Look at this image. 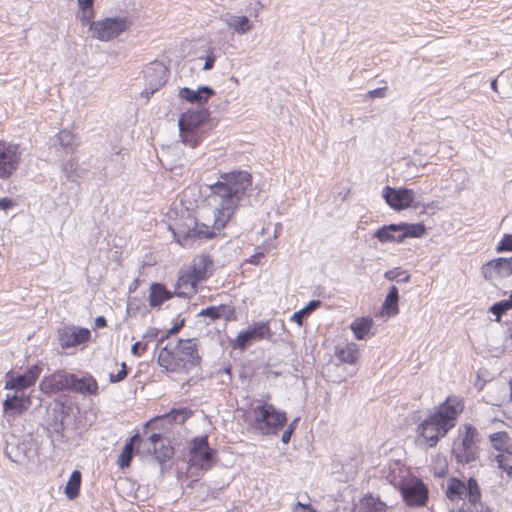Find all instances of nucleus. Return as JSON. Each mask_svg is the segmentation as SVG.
<instances>
[{"instance_id": "nucleus-52", "label": "nucleus", "mask_w": 512, "mask_h": 512, "mask_svg": "<svg viewBox=\"0 0 512 512\" xmlns=\"http://www.w3.org/2000/svg\"><path fill=\"white\" fill-rule=\"evenodd\" d=\"M140 349L145 350V349H146V346H143V345H142V343H141L140 341L135 342V343L132 345L131 353H132L134 356H140V355H141Z\"/></svg>"}, {"instance_id": "nucleus-20", "label": "nucleus", "mask_w": 512, "mask_h": 512, "mask_svg": "<svg viewBox=\"0 0 512 512\" xmlns=\"http://www.w3.org/2000/svg\"><path fill=\"white\" fill-rule=\"evenodd\" d=\"M69 391L83 395H96L98 393V383L91 374L87 373L82 377H78L71 373Z\"/></svg>"}, {"instance_id": "nucleus-36", "label": "nucleus", "mask_w": 512, "mask_h": 512, "mask_svg": "<svg viewBox=\"0 0 512 512\" xmlns=\"http://www.w3.org/2000/svg\"><path fill=\"white\" fill-rule=\"evenodd\" d=\"M401 227V235L403 236L404 240L406 238H418L424 235L426 231V227L423 223H405L401 222L399 223Z\"/></svg>"}, {"instance_id": "nucleus-26", "label": "nucleus", "mask_w": 512, "mask_h": 512, "mask_svg": "<svg viewBox=\"0 0 512 512\" xmlns=\"http://www.w3.org/2000/svg\"><path fill=\"white\" fill-rule=\"evenodd\" d=\"M61 147L66 154H73L77 149L79 143L76 141V136L69 130L63 129L59 131L53 142V146Z\"/></svg>"}, {"instance_id": "nucleus-47", "label": "nucleus", "mask_w": 512, "mask_h": 512, "mask_svg": "<svg viewBox=\"0 0 512 512\" xmlns=\"http://www.w3.org/2000/svg\"><path fill=\"white\" fill-rule=\"evenodd\" d=\"M140 310V304L136 298L130 299L127 304V313L130 315H136Z\"/></svg>"}, {"instance_id": "nucleus-28", "label": "nucleus", "mask_w": 512, "mask_h": 512, "mask_svg": "<svg viewBox=\"0 0 512 512\" xmlns=\"http://www.w3.org/2000/svg\"><path fill=\"white\" fill-rule=\"evenodd\" d=\"M372 327L373 320L369 317H358L350 324V329L357 340H364L372 335Z\"/></svg>"}, {"instance_id": "nucleus-13", "label": "nucleus", "mask_w": 512, "mask_h": 512, "mask_svg": "<svg viewBox=\"0 0 512 512\" xmlns=\"http://www.w3.org/2000/svg\"><path fill=\"white\" fill-rule=\"evenodd\" d=\"M31 405V398L24 394H7L3 401V417L12 426L15 419L24 414Z\"/></svg>"}, {"instance_id": "nucleus-9", "label": "nucleus", "mask_w": 512, "mask_h": 512, "mask_svg": "<svg viewBox=\"0 0 512 512\" xmlns=\"http://www.w3.org/2000/svg\"><path fill=\"white\" fill-rule=\"evenodd\" d=\"M273 336L268 321H255L246 330L240 331L238 336L231 342L235 350H246L252 343L263 339H270Z\"/></svg>"}, {"instance_id": "nucleus-41", "label": "nucleus", "mask_w": 512, "mask_h": 512, "mask_svg": "<svg viewBox=\"0 0 512 512\" xmlns=\"http://www.w3.org/2000/svg\"><path fill=\"white\" fill-rule=\"evenodd\" d=\"M512 308L511 303L506 299L494 303L490 308L489 312L496 316V320L499 321L501 316L504 315L508 310Z\"/></svg>"}, {"instance_id": "nucleus-51", "label": "nucleus", "mask_w": 512, "mask_h": 512, "mask_svg": "<svg viewBox=\"0 0 512 512\" xmlns=\"http://www.w3.org/2000/svg\"><path fill=\"white\" fill-rule=\"evenodd\" d=\"M13 205H14L13 200L8 197H4V198L0 199V209L1 210H8V209L12 208Z\"/></svg>"}, {"instance_id": "nucleus-63", "label": "nucleus", "mask_w": 512, "mask_h": 512, "mask_svg": "<svg viewBox=\"0 0 512 512\" xmlns=\"http://www.w3.org/2000/svg\"><path fill=\"white\" fill-rule=\"evenodd\" d=\"M510 390H511V397H512V382H510Z\"/></svg>"}, {"instance_id": "nucleus-22", "label": "nucleus", "mask_w": 512, "mask_h": 512, "mask_svg": "<svg viewBox=\"0 0 512 512\" xmlns=\"http://www.w3.org/2000/svg\"><path fill=\"white\" fill-rule=\"evenodd\" d=\"M221 20L229 27V29L240 35L246 34L252 29L250 19L244 15L225 13L221 16Z\"/></svg>"}, {"instance_id": "nucleus-50", "label": "nucleus", "mask_w": 512, "mask_h": 512, "mask_svg": "<svg viewBox=\"0 0 512 512\" xmlns=\"http://www.w3.org/2000/svg\"><path fill=\"white\" fill-rule=\"evenodd\" d=\"M159 330L154 327H150L147 329V331L144 333L143 338L147 340H152L158 336Z\"/></svg>"}, {"instance_id": "nucleus-49", "label": "nucleus", "mask_w": 512, "mask_h": 512, "mask_svg": "<svg viewBox=\"0 0 512 512\" xmlns=\"http://www.w3.org/2000/svg\"><path fill=\"white\" fill-rule=\"evenodd\" d=\"M264 257V253L263 252H257L253 255H251L248 259H247V263L251 264V265H259L260 264V261L261 259Z\"/></svg>"}, {"instance_id": "nucleus-62", "label": "nucleus", "mask_w": 512, "mask_h": 512, "mask_svg": "<svg viewBox=\"0 0 512 512\" xmlns=\"http://www.w3.org/2000/svg\"><path fill=\"white\" fill-rule=\"evenodd\" d=\"M509 331H510V337L512 339V327L509 329Z\"/></svg>"}, {"instance_id": "nucleus-1", "label": "nucleus", "mask_w": 512, "mask_h": 512, "mask_svg": "<svg viewBox=\"0 0 512 512\" xmlns=\"http://www.w3.org/2000/svg\"><path fill=\"white\" fill-rule=\"evenodd\" d=\"M252 185V175L246 170L222 173L218 180L209 186L210 196L216 203L213 227L199 225L195 219H190V224H177L172 229L175 241L186 248L196 241L213 238L214 230L223 229L237 208L249 202Z\"/></svg>"}, {"instance_id": "nucleus-18", "label": "nucleus", "mask_w": 512, "mask_h": 512, "mask_svg": "<svg viewBox=\"0 0 512 512\" xmlns=\"http://www.w3.org/2000/svg\"><path fill=\"white\" fill-rule=\"evenodd\" d=\"M70 379L71 373L59 370L49 376L43 377L39 384V388L44 394L69 390Z\"/></svg>"}, {"instance_id": "nucleus-32", "label": "nucleus", "mask_w": 512, "mask_h": 512, "mask_svg": "<svg viewBox=\"0 0 512 512\" xmlns=\"http://www.w3.org/2000/svg\"><path fill=\"white\" fill-rule=\"evenodd\" d=\"M489 440L492 444V447L497 450L498 453H505L512 450V439L505 431H499L490 434Z\"/></svg>"}, {"instance_id": "nucleus-38", "label": "nucleus", "mask_w": 512, "mask_h": 512, "mask_svg": "<svg viewBox=\"0 0 512 512\" xmlns=\"http://www.w3.org/2000/svg\"><path fill=\"white\" fill-rule=\"evenodd\" d=\"M152 452L155 455V459L162 465L173 457L174 448L165 440L160 445L152 449Z\"/></svg>"}, {"instance_id": "nucleus-3", "label": "nucleus", "mask_w": 512, "mask_h": 512, "mask_svg": "<svg viewBox=\"0 0 512 512\" xmlns=\"http://www.w3.org/2000/svg\"><path fill=\"white\" fill-rule=\"evenodd\" d=\"M157 362L168 372L188 373L201 364L197 339L168 342L160 349Z\"/></svg>"}, {"instance_id": "nucleus-4", "label": "nucleus", "mask_w": 512, "mask_h": 512, "mask_svg": "<svg viewBox=\"0 0 512 512\" xmlns=\"http://www.w3.org/2000/svg\"><path fill=\"white\" fill-rule=\"evenodd\" d=\"M251 417V427L264 436L277 435L287 423L286 412L263 401L251 408Z\"/></svg>"}, {"instance_id": "nucleus-64", "label": "nucleus", "mask_w": 512, "mask_h": 512, "mask_svg": "<svg viewBox=\"0 0 512 512\" xmlns=\"http://www.w3.org/2000/svg\"><path fill=\"white\" fill-rule=\"evenodd\" d=\"M373 94H376L378 93V89H375L374 91H372Z\"/></svg>"}, {"instance_id": "nucleus-58", "label": "nucleus", "mask_w": 512, "mask_h": 512, "mask_svg": "<svg viewBox=\"0 0 512 512\" xmlns=\"http://www.w3.org/2000/svg\"><path fill=\"white\" fill-rule=\"evenodd\" d=\"M79 5H93L94 0H77Z\"/></svg>"}, {"instance_id": "nucleus-16", "label": "nucleus", "mask_w": 512, "mask_h": 512, "mask_svg": "<svg viewBox=\"0 0 512 512\" xmlns=\"http://www.w3.org/2000/svg\"><path fill=\"white\" fill-rule=\"evenodd\" d=\"M90 330L77 326H63L58 329L59 344L63 349L76 347L89 341Z\"/></svg>"}, {"instance_id": "nucleus-44", "label": "nucleus", "mask_w": 512, "mask_h": 512, "mask_svg": "<svg viewBox=\"0 0 512 512\" xmlns=\"http://www.w3.org/2000/svg\"><path fill=\"white\" fill-rule=\"evenodd\" d=\"M165 439L164 437L162 436V434L160 433H152L147 442L149 443L148 447H147V451L149 453L152 452V449H154L155 447H157L158 445H160L162 442H164Z\"/></svg>"}, {"instance_id": "nucleus-14", "label": "nucleus", "mask_w": 512, "mask_h": 512, "mask_svg": "<svg viewBox=\"0 0 512 512\" xmlns=\"http://www.w3.org/2000/svg\"><path fill=\"white\" fill-rule=\"evenodd\" d=\"M382 197L390 208L401 211L412 206L415 192L410 188H394L387 185L383 188Z\"/></svg>"}, {"instance_id": "nucleus-27", "label": "nucleus", "mask_w": 512, "mask_h": 512, "mask_svg": "<svg viewBox=\"0 0 512 512\" xmlns=\"http://www.w3.org/2000/svg\"><path fill=\"white\" fill-rule=\"evenodd\" d=\"M141 436L139 433H135L132 437L129 438V440L125 443L119 457L117 464L120 468H127L130 466L133 454H134V447L139 446L141 442Z\"/></svg>"}, {"instance_id": "nucleus-31", "label": "nucleus", "mask_w": 512, "mask_h": 512, "mask_svg": "<svg viewBox=\"0 0 512 512\" xmlns=\"http://www.w3.org/2000/svg\"><path fill=\"white\" fill-rule=\"evenodd\" d=\"M389 507L379 497L366 495L360 500L358 512H388Z\"/></svg>"}, {"instance_id": "nucleus-54", "label": "nucleus", "mask_w": 512, "mask_h": 512, "mask_svg": "<svg viewBox=\"0 0 512 512\" xmlns=\"http://www.w3.org/2000/svg\"><path fill=\"white\" fill-rule=\"evenodd\" d=\"M107 325V320L104 316H98L95 319V326L97 328H103Z\"/></svg>"}, {"instance_id": "nucleus-61", "label": "nucleus", "mask_w": 512, "mask_h": 512, "mask_svg": "<svg viewBox=\"0 0 512 512\" xmlns=\"http://www.w3.org/2000/svg\"><path fill=\"white\" fill-rule=\"evenodd\" d=\"M121 370H127V365L125 362L121 364Z\"/></svg>"}, {"instance_id": "nucleus-34", "label": "nucleus", "mask_w": 512, "mask_h": 512, "mask_svg": "<svg viewBox=\"0 0 512 512\" xmlns=\"http://www.w3.org/2000/svg\"><path fill=\"white\" fill-rule=\"evenodd\" d=\"M82 475L78 470H74L65 486V494L69 500H73L78 497L80 492Z\"/></svg>"}, {"instance_id": "nucleus-56", "label": "nucleus", "mask_w": 512, "mask_h": 512, "mask_svg": "<svg viewBox=\"0 0 512 512\" xmlns=\"http://www.w3.org/2000/svg\"><path fill=\"white\" fill-rule=\"evenodd\" d=\"M504 77H505V76H504V74H503V73H501V74L498 76V78H496V79H494V80H492V81H491V85H490V86H491V89H492L493 91L497 92V83H498V81H499V80H502Z\"/></svg>"}, {"instance_id": "nucleus-10", "label": "nucleus", "mask_w": 512, "mask_h": 512, "mask_svg": "<svg viewBox=\"0 0 512 512\" xmlns=\"http://www.w3.org/2000/svg\"><path fill=\"white\" fill-rule=\"evenodd\" d=\"M143 74L145 87L141 96L148 99L167 82L169 69L163 62L153 61L144 68Z\"/></svg>"}, {"instance_id": "nucleus-53", "label": "nucleus", "mask_w": 512, "mask_h": 512, "mask_svg": "<svg viewBox=\"0 0 512 512\" xmlns=\"http://www.w3.org/2000/svg\"><path fill=\"white\" fill-rule=\"evenodd\" d=\"M293 434V432L289 429H285L284 432L282 433V436H281V441L282 443L284 444H288L290 439H291V435Z\"/></svg>"}, {"instance_id": "nucleus-35", "label": "nucleus", "mask_w": 512, "mask_h": 512, "mask_svg": "<svg viewBox=\"0 0 512 512\" xmlns=\"http://www.w3.org/2000/svg\"><path fill=\"white\" fill-rule=\"evenodd\" d=\"M399 291L395 285H392L389 289L388 294L384 300L383 308L386 314L389 316L397 315L399 312L398 308Z\"/></svg>"}, {"instance_id": "nucleus-60", "label": "nucleus", "mask_w": 512, "mask_h": 512, "mask_svg": "<svg viewBox=\"0 0 512 512\" xmlns=\"http://www.w3.org/2000/svg\"><path fill=\"white\" fill-rule=\"evenodd\" d=\"M136 287H137V281H135V283H134L133 285H130V287H129V291H133V290H135V289H136Z\"/></svg>"}, {"instance_id": "nucleus-33", "label": "nucleus", "mask_w": 512, "mask_h": 512, "mask_svg": "<svg viewBox=\"0 0 512 512\" xmlns=\"http://www.w3.org/2000/svg\"><path fill=\"white\" fill-rule=\"evenodd\" d=\"M212 265V260L207 255H202L194 260L191 267V274L194 281H202L207 278V269Z\"/></svg>"}, {"instance_id": "nucleus-48", "label": "nucleus", "mask_w": 512, "mask_h": 512, "mask_svg": "<svg viewBox=\"0 0 512 512\" xmlns=\"http://www.w3.org/2000/svg\"><path fill=\"white\" fill-rule=\"evenodd\" d=\"M128 371L127 370H120L118 373H110L109 374V381L111 383H119L123 381L127 377Z\"/></svg>"}, {"instance_id": "nucleus-19", "label": "nucleus", "mask_w": 512, "mask_h": 512, "mask_svg": "<svg viewBox=\"0 0 512 512\" xmlns=\"http://www.w3.org/2000/svg\"><path fill=\"white\" fill-rule=\"evenodd\" d=\"M215 94V90L210 86H199L194 90L189 87H183L179 91V97L191 104L203 106Z\"/></svg>"}, {"instance_id": "nucleus-7", "label": "nucleus", "mask_w": 512, "mask_h": 512, "mask_svg": "<svg viewBox=\"0 0 512 512\" xmlns=\"http://www.w3.org/2000/svg\"><path fill=\"white\" fill-rule=\"evenodd\" d=\"M131 20L125 16L107 17L91 23L90 31L94 38L109 41L129 29Z\"/></svg>"}, {"instance_id": "nucleus-37", "label": "nucleus", "mask_w": 512, "mask_h": 512, "mask_svg": "<svg viewBox=\"0 0 512 512\" xmlns=\"http://www.w3.org/2000/svg\"><path fill=\"white\" fill-rule=\"evenodd\" d=\"M321 306L320 300H311L305 307L296 311L290 317L292 322L297 323L299 326L303 324L304 318L308 317L312 312Z\"/></svg>"}, {"instance_id": "nucleus-40", "label": "nucleus", "mask_w": 512, "mask_h": 512, "mask_svg": "<svg viewBox=\"0 0 512 512\" xmlns=\"http://www.w3.org/2000/svg\"><path fill=\"white\" fill-rule=\"evenodd\" d=\"M81 12L78 14V18L83 26H91L94 17L93 5H79Z\"/></svg>"}, {"instance_id": "nucleus-24", "label": "nucleus", "mask_w": 512, "mask_h": 512, "mask_svg": "<svg viewBox=\"0 0 512 512\" xmlns=\"http://www.w3.org/2000/svg\"><path fill=\"white\" fill-rule=\"evenodd\" d=\"M401 227L400 224H389L384 225L381 228H379L373 236L377 238L380 242L386 243V242H396L401 243L404 241L403 236L401 235Z\"/></svg>"}, {"instance_id": "nucleus-21", "label": "nucleus", "mask_w": 512, "mask_h": 512, "mask_svg": "<svg viewBox=\"0 0 512 512\" xmlns=\"http://www.w3.org/2000/svg\"><path fill=\"white\" fill-rule=\"evenodd\" d=\"M175 292L167 289L163 283L153 282L149 287L148 302L150 308H160L161 305L170 300L174 296Z\"/></svg>"}, {"instance_id": "nucleus-15", "label": "nucleus", "mask_w": 512, "mask_h": 512, "mask_svg": "<svg viewBox=\"0 0 512 512\" xmlns=\"http://www.w3.org/2000/svg\"><path fill=\"white\" fill-rule=\"evenodd\" d=\"M21 155L19 145L0 143V178H8L17 170Z\"/></svg>"}, {"instance_id": "nucleus-42", "label": "nucleus", "mask_w": 512, "mask_h": 512, "mask_svg": "<svg viewBox=\"0 0 512 512\" xmlns=\"http://www.w3.org/2000/svg\"><path fill=\"white\" fill-rule=\"evenodd\" d=\"M384 277L391 281H397L398 283H405L410 280V275L405 271H401L400 268H394L385 272Z\"/></svg>"}, {"instance_id": "nucleus-25", "label": "nucleus", "mask_w": 512, "mask_h": 512, "mask_svg": "<svg viewBox=\"0 0 512 512\" xmlns=\"http://www.w3.org/2000/svg\"><path fill=\"white\" fill-rule=\"evenodd\" d=\"M359 355L358 345L354 342L347 343L344 346H336L335 348V356L341 363L355 365Z\"/></svg>"}, {"instance_id": "nucleus-59", "label": "nucleus", "mask_w": 512, "mask_h": 512, "mask_svg": "<svg viewBox=\"0 0 512 512\" xmlns=\"http://www.w3.org/2000/svg\"><path fill=\"white\" fill-rule=\"evenodd\" d=\"M224 373L228 374V375H231V367L230 366H227L223 369Z\"/></svg>"}, {"instance_id": "nucleus-29", "label": "nucleus", "mask_w": 512, "mask_h": 512, "mask_svg": "<svg viewBox=\"0 0 512 512\" xmlns=\"http://www.w3.org/2000/svg\"><path fill=\"white\" fill-rule=\"evenodd\" d=\"M187 412V408L172 409L168 413L156 416L155 418L151 419L149 422L146 423V425H148L149 423H153L156 425L159 422L168 424L182 423L188 416Z\"/></svg>"}, {"instance_id": "nucleus-6", "label": "nucleus", "mask_w": 512, "mask_h": 512, "mask_svg": "<svg viewBox=\"0 0 512 512\" xmlns=\"http://www.w3.org/2000/svg\"><path fill=\"white\" fill-rule=\"evenodd\" d=\"M401 496L407 506L423 507L428 501V487L417 477L402 478L398 484Z\"/></svg>"}, {"instance_id": "nucleus-39", "label": "nucleus", "mask_w": 512, "mask_h": 512, "mask_svg": "<svg viewBox=\"0 0 512 512\" xmlns=\"http://www.w3.org/2000/svg\"><path fill=\"white\" fill-rule=\"evenodd\" d=\"M62 172L68 181L76 182L80 177L78 172V159L70 158L62 165Z\"/></svg>"}, {"instance_id": "nucleus-43", "label": "nucleus", "mask_w": 512, "mask_h": 512, "mask_svg": "<svg viewBox=\"0 0 512 512\" xmlns=\"http://www.w3.org/2000/svg\"><path fill=\"white\" fill-rule=\"evenodd\" d=\"M498 253L512 252V234H504L496 246Z\"/></svg>"}, {"instance_id": "nucleus-12", "label": "nucleus", "mask_w": 512, "mask_h": 512, "mask_svg": "<svg viewBox=\"0 0 512 512\" xmlns=\"http://www.w3.org/2000/svg\"><path fill=\"white\" fill-rule=\"evenodd\" d=\"M215 454L216 451L210 448L207 437L195 438L190 448V465L201 470H209Z\"/></svg>"}, {"instance_id": "nucleus-46", "label": "nucleus", "mask_w": 512, "mask_h": 512, "mask_svg": "<svg viewBox=\"0 0 512 512\" xmlns=\"http://www.w3.org/2000/svg\"><path fill=\"white\" fill-rule=\"evenodd\" d=\"M216 61V56L214 52L211 50L209 53L204 57V65L203 70H211L214 67Z\"/></svg>"}, {"instance_id": "nucleus-11", "label": "nucleus", "mask_w": 512, "mask_h": 512, "mask_svg": "<svg viewBox=\"0 0 512 512\" xmlns=\"http://www.w3.org/2000/svg\"><path fill=\"white\" fill-rule=\"evenodd\" d=\"M43 370L41 362L29 367L24 373L9 371L5 375V390H14L15 393L22 392L35 385Z\"/></svg>"}, {"instance_id": "nucleus-55", "label": "nucleus", "mask_w": 512, "mask_h": 512, "mask_svg": "<svg viewBox=\"0 0 512 512\" xmlns=\"http://www.w3.org/2000/svg\"><path fill=\"white\" fill-rule=\"evenodd\" d=\"M295 508H301L302 512H316L314 509H312L309 505H306V504H302L300 502H298L296 505H295Z\"/></svg>"}, {"instance_id": "nucleus-5", "label": "nucleus", "mask_w": 512, "mask_h": 512, "mask_svg": "<svg viewBox=\"0 0 512 512\" xmlns=\"http://www.w3.org/2000/svg\"><path fill=\"white\" fill-rule=\"evenodd\" d=\"M209 116V110L203 107L187 110L181 114L178 126L182 142L185 145L195 148L202 142L201 128L208 121Z\"/></svg>"}, {"instance_id": "nucleus-23", "label": "nucleus", "mask_w": 512, "mask_h": 512, "mask_svg": "<svg viewBox=\"0 0 512 512\" xmlns=\"http://www.w3.org/2000/svg\"><path fill=\"white\" fill-rule=\"evenodd\" d=\"M235 310L232 306L229 305H218V306H209L202 309L199 313V317H207L211 321H215L218 319L231 320L234 316Z\"/></svg>"}, {"instance_id": "nucleus-30", "label": "nucleus", "mask_w": 512, "mask_h": 512, "mask_svg": "<svg viewBox=\"0 0 512 512\" xmlns=\"http://www.w3.org/2000/svg\"><path fill=\"white\" fill-rule=\"evenodd\" d=\"M199 282L200 281H194V276L191 273H186L178 278L175 294L180 297H185L195 293L196 286Z\"/></svg>"}, {"instance_id": "nucleus-57", "label": "nucleus", "mask_w": 512, "mask_h": 512, "mask_svg": "<svg viewBox=\"0 0 512 512\" xmlns=\"http://www.w3.org/2000/svg\"><path fill=\"white\" fill-rule=\"evenodd\" d=\"M299 418H295L287 427V429L291 430L292 432L295 431L297 425H298Z\"/></svg>"}, {"instance_id": "nucleus-17", "label": "nucleus", "mask_w": 512, "mask_h": 512, "mask_svg": "<svg viewBox=\"0 0 512 512\" xmlns=\"http://www.w3.org/2000/svg\"><path fill=\"white\" fill-rule=\"evenodd\" d=\"M481 272L487 280L507 278L512 275V257H499L482 266Z\"/></svg>"}, {"instance_id": "nucleus-45", "label": "nucleus", "mask_w": 512, "mask_h": 512, "mask_svg": "<svg viewBox=\"0 0 512 512\" xmlns=\"http://www.w3.org/2000/svg\"><path fill=\"white\" fill-rule=\"evenodd\" d=\"M184 325V320H182L180 323H177L175 325H173L169 330L168 332L166 333L165 336L161 337L157 343V347H159L170 335H175L177 334L180 329L183 327Z\"/></svg>"}, {"instance_id": "nucleus-8", "label": "nucleus", "mask_w": 512, "mask_h": 512, "mask_svg": "<svg viewBox=\"0 0 512 512\" xmlns=\"http://www.w3.org/2000/svg\"><path fill=\"white\" fill-rule=\"evenodd\" d=\"M477 441V429L471 424H465L461 443L452 451L458 463L470 464L478 458Z\"/></svg>"}, {"instance_id": "nucleus-2", "label": "nucleus", "mask_w": 512, "mask_h": 512, "mask_svg": "<svg viewBox=\"0 0 512 512\" xmlns=\"http://www.w3.org/2000/svg\"><path fill=\"white\" fill-rule=\"evenodd\" d=\"M464 409L461 397L451 395L439 404L435 411L428 415L416 429L420 444L429 448L435 447L439 440L455 427L457 417Z\"/></svg>"}]
</instances>
